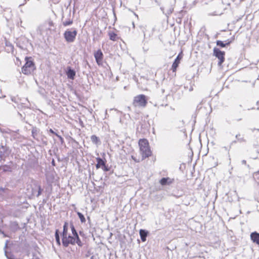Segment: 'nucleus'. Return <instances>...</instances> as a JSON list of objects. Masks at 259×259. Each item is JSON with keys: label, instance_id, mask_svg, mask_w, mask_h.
I'll return each mask as SVG.
<instances>
[{"label": "nucleus", "instance_id": "b1692460", "mask_svg": "<svg viewBox=\"0 0 259 259\" xmlns=\"http://www.w3.org/2000/svg\"><path fill=\"white\" fill-rule=\"evenodd\" d=\"M49 132L52 134H55L57 136H58V137H59L61 139H62V137H60V136L58 135L57 134H56L53 131L52 129H50L49 130Z\"/></svg>", "mask_w": 259, "mask_h": 259}, {"label": "nucleus", "instance_id": "4468645a", "mask_svg": "<svg viewBox=\"0 0 259 259\" xmlns=\"http://www.w3.org/2000/svg\"><path fill=\"white\" fill-rule=\"evenodd\" d=\"M92 142L94 144H97L99 142V138L95 135H93L91 137Z\"/></svg>", "mask_w": 259, "mask_h": 259}, {"label": "nucleus", "instance_id": "4be33fe9", "mask_svg": "<svg viewBox=\"0 0 259 259\" xmlns=\"http://www.w3.org/2000/svg\"><path fill=\"white\" fill-rule=\"evenodd\" d=\"M241 135L240 134H238L236 136V138L239 140L240 141V142H242V141H244V140H243V138H241Z\"/></svg>", "mask_w": 259, "mask_h": 259}, {"label": "nucleus", "instance_id": "423d86ee", "mask_svg": "<svg viewBox=\"0 0 259 259\" xmlns=\"http://www.w3.org/2000/svg\"><path fill=\"white\" fill-rule=\"evenodd\" d=\"M213 54L219 60L218 65L221 66L225 60V52L221 51L219 49L214 48L213 49Z\"/></svg>", "mask_w": 259, "mask_h": 259}, {"label": "nucleus", "instance_id": "393cba45", "mask_svg": "<svg viewBox=\"0 0 259 259\" xmlns=\"http://www.w3.org/2000/svg\"><path fill=\"white\" fill-rule=\"evenodd\" d=\"M41 191H42V189H41L40 187L39 186L37 196H38L39 195H40V194L41 193Z\"/></svg>", "mask_w": 259, "mask_h": 259}, {"label": "nucleus", "instance_id": "39448f33", "mask_svg": "<svg viewBox=\"0 0 259 259\" xmlns=\"http://www.w3.org/2000/svg\"><path fill=\"white\" fill-rule=\"evenodd\" d=\"M77 35V31L75 29L71 31L67 30L64 33V37L66 41L68 42H72L74 41Z\"/></svg>", "mask_w": 259, "mask_h": 259}, {"label": "nucleus", "instance_id": "f3484780", "mask_svg": "<svg viewBox=\"0 0 259 259\" xmlns=\"http://www.w3.org/2000/svg\"><path fill=\"white\" fill-rule=\"evenodd\" d=\"M77 214L79 218L80 219L81 222L84 223L85 222V219L84 217L83 216V215L79 212H77Z\"/></svg>", "mask_w": 259, "mask_h": 259}, {"label": "nucleus", "instance_id": "a878e982", "mask_svg": "<svg viewBox=\"0 0 259 259\" xmlns=\"http://www.w3.org/2000/svg\"><path fill=\"white\" fill-rule=\"evenodd\" d=\"M0 233H1L2 234H3L4 235V237H7V235H6L4 233V232L1 231L0 230Z\"/></svg>", "mask_w": 259, "mask_h": 259}, {"label": "nucleus", "instance_id": "f257e3e1", "mask_svg": "<svg viewBox=\"0 0 259 259\" xmlns=\"http://www.w3.org/2000/svg\"><path fill=\"white\" fill-rule=\"evenodd\" d=\"M68 223L65 222L63 226V231L62 233V244L65 247H67L69 244H74L76 243L78 245H81V241L79 240V237L77 234V232L73 226H71V229L72 231L73 236H71L68 233Z\"/></svg>", "mask_w": 259, "mask_h": 259}, {"label": "nucleus", "instance_id": "2f4dec72", "mask_svg": "<svg viewBox=\"0 0 259 259\" xmlns=\"http://www.w3.org/2000/svg\"><path fill=\"white\" fill-rule=\"evenodd\" d=\"M259 174V171H257V172H256V174Z\"/></svg>", "mask_w": 259, "mask_h": 259}, {"label": "nucleus", "instance_id": "bb28decb", "mask_svg": "<svg viewBox=\"0 0 259 259\" xmlns=\"http://www.w3.org/2000/svg\"><path fill=\"white\" fill-rule=\"evenodd\" d=\"M90 259H96V257L95 256H92Z\"/></svg>", "mask_w": 259, "mask_h": 259}, {"label": "nucleus", "instance_id": "a211bd4d", "mask_svg": "<svg viewBox=\"0 0 259 259\" xmlns=\"http://www.w3.org/2000/svg\"><path fill=\"white\" fill-rule=\"evenodd\" d=\"M229 44H230V42H228L226 44H224L223 41H222L221 40H218L217 41V45L221 47H225L226 46V45H228Z\"/></svg>", "mask_w": 259, "mask_h": 259}, {"label": "nucleus", "instance_id": "5701e85b", "mask_svg": "<svg viewBox=\"0 0 259 259\" xmlns=\"http://www.w3.org/2000/svg\"><path fill=\"white\" fill-rule=\"evenodd\" d=\"M146 26H141V28L143 32L144 33V35H145V31H146Z\"/></svg>", "mask_w": 259, "mask_h": 259}, {"label": "nucleus", "instance_id": "7c9ffc66", "mask_svg": "<svg viewBox=\"0 0 259 259\" xmlns=\"http://www.w3.org/2000/svg\"><path fill=\"white\" fill-rule=\"evenodd\" d=\"M133 25L134 26V27H135V24H134V23H133Z\"/></svg>", "mask_w": 259, "mask_h": 259}, {"label": "nucleus", "instance_id": "20e7f679", "mask_svg": "<svg viewBox=\"0 0 259 259\" xmlns=\"http://www.w3.org/2000/svg\"><path fill=\"white\" fill-rule=\"evenodd\" d=\"M147 103L146 96L144 95H140L134 98L133 105L135 107H145Z\"/></svg>", "mask_w": 259, "mask_h": 259}, {"label": "nucleus", "instance_id": "aec40b11", "mask_svg": "<svg viewBox=\"0 0 259 259\" xmlns=\"http://www.w3.org/2000/svg\"><path fill=\"white\" fill-rule=\"evenodd\" d=\"M8 241L7 240L6 241V242L5 243V254L7 256V258H8L9 259H13V258L12 257V256H9L8 254H7V251L6 250V249L8 247Z\"/></svg>", "mask_w": 259, "mask_h": 259}, {"label": "nucleus", "instance_id": "7ed1b4c3", "mask_svg": "<svg viewBox=\"0 0 259 259\" xmlns=\"http://www.w3.org/2000/svg\"><path fill=\"white\" fill-rule=\"evenodd\" d=\"M25 60L26 62L22 68V72L26 75L30 74L35 69L34 64L32 61L29 60L27 57L25 58Z\"/></svg>", "mask_w": 259, "mask_h": 259}, {"label": "nucleus", "instance_id": "473e14b6", "mask_svg": "<svg viewBox=\"0 0 259 259\" xmlns=\"http://www.w3.org/2000/svg\"><path fill=\"white\" fill-rule=\"evenodd\" d=\"M257 244H258V245H259V242L257 243Z\"/></svg>", "mask_w": 259, "mask_h": 259}, {"label": "nucleus", "instance_id": "f8f14e48", "mask_svg": "<svg viewBox=\"0 0 259 259\" xmlns=\"http://www.w3.org/2000/svg\"><path fill=\"white\" fill-rule=\"evenodd\" d=\"M140 235L142 241L144 242L146 241V237L147 236V232L143 230H140Z\"/></svg>", "mask_w": 259, "mask_h": 259}, {"label": "nucleus", "instance_id": "dca6fc26", "mask_svg": "<svg viewBox=\"0 0 259 259\" xmlns=\"http://www.w3.org/2000/svg\"><path fill=\"white\" fill-rule=\"evenodd\" d=\"M55 238H56V241L58 245H60V238H59V231L57 230L55 232Z\"/></svg>", "mask_w": 259, "mask_h": 259}, {"label": "nucleus", "instance_id": "1a4fd4ad", "mask_svg": "<svg viewBox=\"0 0 259 259\" xmlns=\"http://www.w3.org/2000/svg\"><path fill=\"white\" fill-rule=\"evenodd\" d=\"M182 57L179 54L175 59L174 62L172 65V70L174 72L176 70L179 64H180V60L182 59Z\"/></svg>", "mask_w": 259, "mask_h": 259}, {"label": "nucleus", "instance_id": "6ab92c4d", "mask_svg": "<svg viewBox=\"0 0 259 259\" xmlns=\"http://www.w3.org/2000/svg\"><path fill=\"white\" fill-rule=\"evenodd\" d=\"M168 180H169V178H163L161 179V180L160 181V183L162 185H165L167 184V181Z\"/></svg>", "mask_w": 259, "mask_h": 259}, {"label": "nucleus", "instance_id": "ddd939ff", "mask_svg": "<svg viewBox=\"0 0 259 259\" xmlns=\"http://www.w3.org/2000/svg\"><path fill=\"white\" fill-rule=\"evenodd\" d=\"M109 38L111 40L116 41L118 39L117 35L113 32H109Z\"/></svg>", "mask_w": 259, "mask_h": 259}, {"label": "nucleus", "instance_id": "cd10ccee", "mask_svg": "<svg viewBox=\"0 0 259 259\" xmlns=\"http://www.w3.org/2000/svg\"><path fill=\"white\" fill-rule=\"evenodd\" d=\"M133 159H134L136 162H139V161H137L134 157L133 156H132Z\"/></svg>", "mask_w": 259, "mask_h": 259}, {"label": "nucleus", "instance_id": "9b49d317", "mask_svg": "<svg viewBox=\"0 0 259 259\" xmlns=\"http://www.w3.org/2000/svg\"><path fill=\"white\" fill-rule=\"evenodd\" d=\"M67 75L68 78L73 79L75 75V72L71 68H69L67 72Z\"/></svg>", "mask_w": 259, "mask_h": 259}, {"label": "nucleus", "instance_id": "f03ea898", "mask_svg": "<svg viewBox=\"0 0 259 259\" xmlns=\"http://www.w3.org/2000/svg\"><path fill=\"white\" fill-rule=\"evenodd\" d=\"M139 146L140 153L142 156V159L151 155L152 152L147 140L145 139H140L139 141Z\"/></svg>", "mask_w": 259, "mask_h": 259}, {"label": "nucleus", "instance_id": "c85d7f7f", "mask_svg": "<svg viewBox=\"0 0 259 259\" xmlns=\"http://www.w3.org/2000/svg\"><path fill=\"white\" fill-rule=\"evenodd\" d=\"M242 163L244 164H246V161L245 160H243L242 161Z\"/></svg>", "mask_w": 259, "mask_h": 259}, {"label": "nucleus", "instance_id": "6e6552de", "mask_svg": "<svg viewBox=\"0 0 259 259\" xmlns=\"http://www.w3.org/2000/svg\"><path fill=\"white\" fill-rule=\"evenodd\" d=\"M97 163L96 165L97 168L102 167L104 171H108V169L105 165V162L100 158H97Z\"/></svg>", "mask_w": 259, "mask_h": 259}, {"label": "nucleus", "instance_id": "c756f323", "mask_svg": "<svg viewBox=\"0 0 259 259\" xmlns=\"http://www.w3.org/2000/svg\"><path fill=\"white\" fill-rule=\"evenodd\" d=\"M12 101L15 102V103H17V102L16 101V100H15L14 98H12Z\"/></svg>", "mask_w": 259, "mask_h": 259}, {"label": "nucleus", "instance_id": "0eeeda50", "mask_svg": "<svg viewBox=\"0 0 259 259\" xmlns=\"http://www.w3.org/2000/svg\"><path fill=\"white\" fill-rule=\"evenodd\" d=\"M94 57L98 65L102 64L103 54L101 50H99L94 53Z\"/></svg>", "mask_w": 259, "mask_h": 259}, {"label": "nucleus", "instance_id": "2eb2a0df", "mask_svg": "<svg viewBox=\"0 0 259 259\" xmlns=\"http://www.w3.org/2000/svg\"><path fill=\"white\" fill-rule=\"evenodd\" d=\"M72 23H73V21L71 19H68L67 20H64V21H63V22H62L63 25L64 26L70 25L72 24Z\"/></svg>", "mask_w": 259, "mask_h": 259}, {"label": "nucleus", "instance_id": "9d476101", "mask_svg": "<svg viewBox=\"0 0 259 259\" xmlns=\"http://www.w3.org/2000/svg\"><path fill=\"white\" fill-rule=\"evenodd\" d=\"M250 238L253 242L257 244L259 242V233L256 232L251 233Z\"/></svg>", "mask_w": 259, "mask_h": 259}, {"label": "nucleus", "instance_id": "412c9836", "mask_svg": "<svg viewBox=\"0 0 259 259\" xmlns=\"http://www.w3.org/2000/svg\"><path fill=\"white\" fill-rule=\"evenodd\" d=\"M46 25H48V29L51 30L52 29V27L53 26V22L51 20L48 21V22L46 24Z\"/></svg>", "mask_w": 259, "mask_h": 259}]
</instances>
